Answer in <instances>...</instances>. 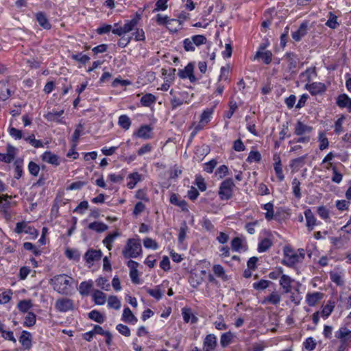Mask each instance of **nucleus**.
I'll return each instance as SVG.
<instances>
[{
	"label": "nucleus",
	"instance_id": "4be33fe9",
	"mask_svg": "<svg viewBox=\"0 0 351 351\" xmlns=\"http://www.w3.org/2000/svg\"><path fill=\"white\" fill-rule=\"evenodd\" d=\"M121 319L123 322L131 324H135L138 322V319L134 315L129 307L124 308Z\"/></svg>",
	"mask_w": 351,
	"mask_h": 351
},
{
	"label": "nucleus",
	"instance_id": "f257e3e1",
	"mask_svg": "<svg viewBox=\"0 0 351 351\" xmlns=\"http://www.w3.org/2000/svg\"><path fill=\"white\" fill-rule=\"evenodd\" d=\"M75 280L66 274H59L50 280V285L54 291L62 295H68Z\"/></svg>",
	"mask_w": 351,
	"mask_h": 351
},
{
	"label": "nucleus",
	"instance_id": "0eeeda50",
	"mask_svg": "<svg viewBox=\"0 0 351 351\" xmlns=\"http://www.w3.org/2000/svg\"><path fill=\"white\" fill-rule=\"evenodd\" d=\"M55 308L61 313L73 311L75 308L73 300L67 298L58 299L55 303Z\"/></svg>",
	"mask_w": 351,
	"mask_h": 351
},
{
	"label": "nucleus",
	"instance_id": "b1692460",
	"mask_svg": "<svg viewBox=\"0 0 351 351\" xmlns=\"http://www.w3.org/2000/svg\"><path fill=\"white\" fill-rule=\"evenodd\" d=\"M272 56L271 51L269 50L265 51H257L254 60L262 59L265 64H269L271 62Z\"/></svg>",
	"mask_w": 351,
	"mask_h": 351
},
{
	"label": "nucleus",
	"instance_id": "f03ea898",
	"mask_svg": "<svg viewBox=\"0 0 351 351\" xmlns=\"http://www.w3.org/2000/svg\"><path fill=\"white\" fill-rule=\"evenodd\" d=\"M283 252L284 257L282 264L288 267H293L299 263H302L305 257V251L302 248H300L295 252L291 247L285 246Z\"/></svg>",
	"mask_w": 351,
	"mask_h": 351
},
{
	"label": "nucleus",
	"instance_id": "a18cd8bd",
	"mask_svg": "<svg viewBox=\"0 0 351 351\" xmlns=\"http://www.w3.org/2000/svg\"><path fill=\"white\" fill-rule=\"evenodd\" d=\"M146 292L151 295L152 297L154 298L156 300H159L162 298L163 292L160 290V286L156 287L155 289H146Z\"/></svg>",
	"mask_w": 351,
	"mask_h": 351
},
{
	"label": "nucleus",
	"instance_id": "79ce46f5",
	"mask_svg": "<svg viewBox=\"0 0 351 351\" xmlns=\"http://www.w3.org/2000/svg\"><path fill=\"white\" fill-rule=\"evenodd\" d=\"M271 245V241L268 238H265L258 243V252H265L267 251Z\"/></svg>",
	"mask_w": 351,
	"mask_h": 351
},
{
	"label": "nucleus",
	"instance_id": "ea45409f",
	"mask_svg": "<svg viewBox=\"0 0 351 351\" xmlns=\"http://www.w3.org/2000/svg\"><path fill=\"white\" fill-rule=\"evenodd\" d=\"M335 306V303L334 301L329 300L327 304L323 306L322 311V316L324 318H328L329 315L332 313Z\"/></svg>",
	"mask_w": 351,
	"mask_h": 351
},
{
	"label": "nucleus",
	"instance_id": "a878e982",
	"mask_svg": "<svg viewBox=\"0 0 351 351\" xmlns=\"http://www.w3.org/2000/svg\"><path fill=\"white\" fill-rule=\"evenodd\" d=\"M170 202L180 207L182 211H189L187 202L184 199H180L176 194L171 195Z\"/></svg>",
	"mask_w": 351,
	"mask_h": 351
},
{
	"label": "nucleus",
	"instance_id": "39448f33",
	"mask_svg": "<svg viewBox=\"0 0 351 351\" xmlns=\"http://www.w3.org/2000/svg\"><path fill=\"white\" fill-rule=\"evenodd\" d=\"M234 183L232 178L223 180L219 188V196L221 200H228L232 198Z\"/></svg>",
	"mask_w": 351,
	"mask_h": 351
},
{
	"label": "nucleus",
	"instance_id": "cd10ccee",
	"mask_svg": "<svg viewBox=\"0 0 351 351\" xmlns=\"http://www.w3.org/2000/svg\"><path fill=\"white\" fill-rule=\"evenodd\" d=\"M121 235L119 231H115L112 233L108 234L105 239L103 240V243L108 248V250H111L112 247V243L117 238Z\"/></svg>",
	"mask_w": 351,
	"mask_h": 351
},
{
	"label": "nucleus",
	"instance_id": "13d9d810",
	"mask_svg": "<svg viewBox=\"0 0 351 351\" xmlns=\"http://www.w3.org/2000/svg\"><path fill=\"white\" fill-rule=\"evenodd\" d=\"M188 226L186 223L185 221H184L180 228V230H179V234H178V241L179 243H182L186 239V233L188 232Z\"/></svg>",
	"mask_w": 351,
	"mask_h": 351
},
{
	"label": "nucleus",
	"instance_id": "a19ab883",
	"mask_svg": "<svg viewBox=\"0 0 351 351\" xmlns=\"http://www.w3.org/2000/svg\"><path fill=\"white\" fill-rule=\"evenodd\" d=\"M319 148L323 151L329 146V141L324 132H319L318 134Z\"/></svg>",
	"mask_w": 351,
	"mask_h": 351
},
{
	"label": "nucleus",
	"instance_id": "9d476101",
	"mask_svg": "<svg viewBox=\"0 0 351 351\" xmlns=\"http://www.w3.org/2000/svg\"><path fill=\"white\" fill-rule=\"evenodd\" d=\"M335 337L339 342L351 343V330L346 326H341L335 331Z\"/></svg>",
	"mask_w": 351,
	"mask_h": 351
},
{
	"label": "nucleus",
	"instance_id": "1a4fd4ad",
	"mask_svg": "<svg viewBox=\"0 0 351 351\" xmlns=\"http://www.w3.org/2000/svg\"><path fill=\"white\" fill-rule=\"evenodd\" d=\"M217 338L214 334L207 335L203 340V351H216Z\"/></svg>",
	"mask_w": 351,
	"mask_h": 351
},
{
	"label": "nucleus",
	"instance_id": "e2e57ef3",
	"mask_svg": "<svg viewBox=\"0 0 351 351\" xmlns=\"http://www.w3.org/2000/svg\"><path fill=\"white\" fill-rule=\"evenodd\" d=\"M83 125L78 124L72 135V141L73 143L77 144L78 139L83 134Z\"/></svg>",
	"mask_w": 351,
	"mask_h": 351
},
{
	"label": "nucleus",
	"instance_id": "dca6fc26",
	"mask_svg": "<svg viewBox=\"0 0 351 351\" xmlns=\"http://www.w3.org/2000/svg\"><path fill=\"white\" fill-rule=\"evenodd\" d=\"M336 104L340 108H347L348 112H351V98L347 94H340L337 97Z\"/></svg>",
	"mask_w": 351,
	"mask_h": 351
},
{
	"label": "nucleus",
	"instance_id": "aec40b11",
	"mask_svg": "<svg viewBox=\"0 0 351 351\" xmlns=\"http://www.w3.org/2000/svg\"><path fill=\"white\" fill-rule=\"evenodd\" d=\"M41 158L44 162H46L49 164L55 166L60 165L59 157L56 154L49 151L45 152L41 156Z\"/></svg>",
	"mask_w": 351,
	"mask_h": 351
},
{
	"label": "nucleus",
	"instance_id": "bb28decb",
	"mask_svg": "<svg viewBox=\"0 0 351 351\" xmlns=\"http://www.w3.org/2000/svg\"><path fill=\"white\" fill-rule=\"evenodd\" d=\"M128 179L129 181L127 183V186L130 189H134L138 182L142 180V176L138 172H133L128 175Z\"/></svg>",
	"mask_w": 351,
	"mask_h": 351
},
{
	"label": "nucleus",
	"instance_id": "e433bc0d",
	"mask_svg": "<svg viewBox=\"0 0 351 351\" xmlns=\"http://www.w3.org/2000/svg\"><path fill=\"white\" fill-rule=\"evenodd\" d=\"M156 101V97L151 94L147 93L144 95L141 99V104L143 106L149 107L154 104Z\"/></svg>",
	"mask_w": 351,
	"mask_h": 351
},
{
	"label": "nucleus",
	"instance_id": "6ab92c4d",
	"mask_svg": "<svg viewBox=\"0 0 351 351\" xmlns=\"http://www.w3.org/2000/svg\"><path fill=\"white\" fill-rule=\"evenodd\" d=\"M304 216L306 218V225L308 231H312L315 226L317 225V219L314 216L311 208H307L304 210Z\"/></svg>",
	"mask_w": 351,
	"mask_h": 351
},
{
	"label": "nucleus",
	"instance_id": "7c9ffc66",
	"mask_svg": "<svg viewBox=\"0 0 351 351\" xmlns=\"http://www.w3.org/2000/svg\"><path fill=\"white\" fill-rule=\"evenodd\" d=\"M280 300H281L280 295L277 292L274 291L270 295L265 297L263 299L262 303L277 305L280 303Z\"/></svg>",
	"mask_w": 351,
	"mask_h": 351
},
{
	"label": "nucleus",
	"instance_id": "603ef678",
	"mask_svg": "<svg viewBox=\"0 0 351 351\" xmlns=\"http://www.w3.org/2000/svg\"><path fill=\"white\" fill-rule=\"evenodd\" d=\"M261 160V155L258 151H251L246 159V161L249 163L258 162Z\"/></svg>",
	"mask_w": 351,
	"mask_h": 351
},
{
	"label": "nucleus",
	"instance_id": "680f3d73",
	"mask_svg": "<svg viewBox=\"0 0 351 351\" xmlns=\"http://www.w3.org/2000/svg\"><path fill=\"white\" fill-rule=\"evenodd\" d=\"M213 271L216 276L221 278L223 279H225L226 278L225 270L221 265H214L213 266Z\"/></svg>",
	"mask_w": 351,
	"mask_h": 351
},
{
	"label": "nucleus",
	"instance_id": "ddd939ff",
	"mask_svg": "<svg viewBox=\"0 0 351 351\" xmlns=\"http://www.w3.org/2000/svg\"><path fill=\"white\" fill-rule=\"evenodd\" d=\"M285 57L288 63V70L291 73L295 72V69L299 62L298 55L293 52L289 51L285 53Z\"/></svg>",
	"mask_w": 351,
	"mask_h": 351
},
{
	"label": "nucleus",
	"instance_id": "423d86ee",
	"mask_svg": "<svg viewBox=\"0 0 351 351\" xmlns=\"http://www.w3.org/2000/svg\"><path fill=\"white\" fill-rule=\"evenodd\" d=\"M14 231L17 234H29L32 239H36L38 234L37 230L34 227L29 226L26 221L16 223Z\"/></svg>",
	"mask_w": 351,
	"mask_h": 351
},
{
	"label": "nucleus",
	"instance_id": "8fccbe9b",
	"mask_svg": "<svg viewBox=\"0 0 351 351\" xmlns=\"http://www.w3.org/2000/svg\"><path fill=\"white\" fill-rule=\"evenodd\" d=\"M213 111V108L205 109L201 114L200 122L204 124L208 123L210 121Z\"/></svg>",
	"mask_w": 351,
	"mask_h": 351
},
{
	"label": "nucleus",
	"instance_id": "774afa93",
	"mask_svg": "<svg viewBox=\"0 0 351 351\" xmlns=\"http://www.w3.org/2000/svg\"><path fill=\"white\" fill-rule=\"evenodd\" d=\"M195 46L191 38H185L183 40V47L186 51H194L195 50Z\"/></svg>",
	"mask_w": 351,
	"mask_h": 351
},
{
	"label": "nucleus",
	"instance_id": "4d7b16f0",
	"mask_svg": "<svg viewBox=\"0 0 351 351\" xmlns=\"http://www.w3.org/2000/svg\"><path fill=\"white\" fill-rule=\"evenodd\" d=\"M316 345L315 340L312 337L306 338L303 342V346L307 351L314 350Z\"/></svg>",
	"mask_w": 351,
	"mask_h": 351
},
{
	"label": "nucleus",
	"instance_id": "a211bd4d",
	"mask_svg": "<svg viewBox=\"0 0 351 351\" xmlns=\"http://www.w3.org/2000/svg\"><path fill=\"white\" fill-rule=\"evenodd\" d=\"M102 256L101 250L90 249L84 254V259L87 263L93 264V262L100 260Z\"/></svg>",
	"mask_w": 351,
	"mask_h": 351
},
{
	"label": "nucleus",
	"instance_id": "20e7f679",
	"mask_svg": "<svg viewBox=\"0 0 351 351\" xmlns=\"http://www.w3.org/2000/svg\"><path fill=\"white\" fill-rule=\"evenodd\" d=\"M143 11L138 10L130 20H126L123 26L118 27L119 23L114 24L112 33L115 35L122 36L123 34L134 30L142 17Z\"/></svg>",
	"mask_w": 351,
	"mask_h": 351
},
{
	"label": "nucleus",
	"instance_id": "338daca9",
	"mask_svg": "<svg viewBox=\"0 0 351 351\" xmlns=\"http://www.w3.org/2000/svg\"><path fill=\"white\" fill-rule=\"evenodd\" d=\"M237 108L238 106L237 102L234 101H230L229 103V110L227 112H226L224 115L225 117L230 119L232 117L233 114L234 113Z\"/></svg>",
	"mask_w": 351,
	"mask_h": 351
},
{
	"label": "nucleus",
	"instance_id": "37998d69",
	"mask_svg": "<svg viewBox=\"0 0 351 351\" xmlns=\"http://www.w3.org/2000/svg\"><path fill=\"white\" fill-rule=\"evenodd\" d=\"M88 317L99 324H102L105 321V317L97 310L91 311L88 313Z\"/></svg>",
	"mask_w": 351,
	"mask_h": 351
},
{
	"label": "nucleus",
	"instance_id": "3c124183",
	"mask_svg": "<svg viewBox=\"0 0 351 351\" xmlns=\"http://www.w3.org/2000/svg\"><path fill=\"white\" fill-rule=\"evenodd\" d=\"M13 292L11 289H7L0 294V304H5L8 303L12 296Z\"/></svg>",
	"mask_w": 351,
	"mask_h": 351
},
{
	"label": "nucleus",
	"instance_id": "2f4dec72",
	"mask_svg": "<svg viewBox=\"0 0 351 351\" xmlns=\"http://www.w3.org/2000/svg\"><path fill=\"white\" fill-rule=\"evenodd\" d=\"M88 229L101 233L108 230V226L101 221H94L90 223L88 226Z\"/></svg>",
	"mask_w": 351,
	"mask_h": 351
},
{
	"label": "nucleus",
	"instance_id": "c9c22d12",
	"mask_svg": "<svg viewBox=\"0 0 351 351\" xmlns=\"http://www.w3.org/2000/svg\"><path fill=\"white\" fill-rule=\"evenodd\" d=\"M156 23L159 25H166L167 28L170 29L169 25L171 24L172 22L178 23V20L169 19L167 16H163L162 14H158L156 16Z\"/></svg>",
	"mask_w": 351,
	"mask_h": 351
},
{
	"label": "nucleus",
	"instance_id": "de8ad7c7",
	"mask_svg": "<svg viewBox=\"0 0 351 351\" xmlns=\"http://www.w3.org/2000/svg\"><path fill=\"white\" fill-rule=\"evenodd\" d=\"M121 301L115 295H110L108 300V306L109 308L119 310L121 308Z\"/></svg>",
	"mask_w": 351,
	"mask_h": 351
},
{
	"label": "nucleus",
	"instance_id": "2eb2a0df",
	"mask_svg": "<svg viewBox=\"0 0 351 351\" xmlns=\"http://www.w3.org/2000/svg\"><path fill=\"white\" fill-rule=\"evenodd\" d=\"M305 88L308 90L312 95L322 94L326 90V86L324 84L321 82H313L311 84H306Z\"/></svg>",
	"mask_w": 351,
	"mask_h": 351
},
{
	"label": "nucleus",
	"instance_id": "412c9836",
	"mask_svg": "<svg viewBox=\"0 0 351 351\" xmlns=\"http://www.w3.org/2000/svg\"><path fill=\"white\" fill-rule=\"evenodd\" d=\"M293 280L288 275L282 274L279 281L280 285L283 289L285 293H289L291 291V284Z\"/></svg>",
	"mask_w": 351,
	"mask_h": 351
},
{
	"label": "nucleus",
	"instance_id": "393cba45",
	"mask_svg": "<svg viewBox=\"0 0 351 351\" xmlns=\"http://www.w3.org/2000/svg\"><path fill=\"white\" fill-rule=\"evenodd\" d=\"M16 307L18 310L22 313H28L29 310L33 307V302L32 300H20Z\"/></svg>",
	"mask_w": 351,
	"mask_h": 351
},
{
	"label": "nucleus",
	"instance_id": "6e6d98bb",
	"mask_svg": "<svg viewBox=\"0 0 351 351\" xmlns=\"http://www.w3.org/2000/svg\"><path fill=\"white\" fill-rule=\"evenodd\" d=\"M316 75L315 68H308L304 72H302L300 77L301 78H304L305 81L307 82H310L311 81V75Z\"/></svg>",
	"mask_w": 351,
	"mask_h": 351
},
{
	"label": "nucleus",
	"instance_id": "052dcab7",
	"mask_svg": "<svg viewBox=\"0 0 351 351\" xmlns=\"http://www.w3.org/2000/svg\"><path fill=\"white\" fill-rule=\"evenodd\" d=\"M270 283L271 282L269 280H261L258 282H254L252 287L256 290H264L269 287Z\"/></svg>",
	"mask_w": 351,
	"mask_h": 351
},
{
	"label": "nucleus",
	"instance_id": "f704fd0d",
	"mask_svg": "<svg viewBox=\"0 0 351 351\" xmlns=\"http://www.w3.org/2000/svg\"><path fill=\"white\" fill-rule=\"evenodd\" d=\"M93 300L95 304L103 305L106 302V295L104 292L95 290L93 293Z\"/></svg>",
	"mask_w": 351,
	"mask_h": 351
},
{
	"label": "nucleus",
	"instance_id": "6e6552de",
	"mask_svg": "<svg viewBox=\"0 0 351 351\" xmlns=\"http://www.w3.org/2000/svg\"><path fill=\"white\" fill-rule=\"evenodd\" d=\"M194 64L189 62L183 69L178 70V75L181 79H189L191 83L197 81L196 77L193 74Z\"/></svg>",
	"mask_w": 351,
	"mask_h": 351
},
{
	"label": "nucleus",
	"instance_id": "c756f323",
	"mask_svg": "<svg viewBox=\"0 0 351 351\" xmlns=\"http://www.w3.org/2000/svg\"><path fill=\"white\" fill-rule=\"evenodd\" d=\"M93 282L92 280L83 281L80 284L78 291L82 295H88L93 287Z\"/></svg>",
	"mask_w": 351,
	"mask_h": 351
},
{
	"label": "nucleus",
	"instance_id": "58836bf2",
	"mask_svg": "<svg viewBox=\"0 0 351 351\" xmlns=\"http://www.w3.org/2000/svg\"><path fill=\"white\" fill-rule=\"evenodd\" d=\"M118 124L121 128L128 130L131 126L132 121L128 115L122 114L119 117Z\"/></svg>",
	"mask_w": 351,
	"mask_h": 351
},
{
	"label": "nucleus",
	"instance_id": "473e14b6",
	"mask_svg": "<svg viewBox=\"0 0 351 351\" xmlns=\"http://www.w3.org/2000/svg\"><path fill=\"white\" fill-rule=\"evenodd\" d=\"M10 198L11 196L8 195H3L2 196H0V208L1 211L6 215L9 214V209L11 205L9 199Z\"/></svg>",
	"mask_w": 351,
	"mask_h": 351
},
{
	"label": "nucleus",
	"instance_id": "4468645a",
	"mask_svg": "<svg viewBox=\"0 0 351 351\" xmlns=\"http://www.w3.org/2000/svg\"><path fill=\"white\" fill-rule=\"evenodd\" d=\"M308 26V23L307 21L302 22L299 28L291 33L293 39L296 42L300 41L302 38L307 34Z\"/></svg>",
	"mask_w": 351,
	"mask_h": 351
},
{
	"label": "nucleus",
	"instance_id": "864d4df0",
	"mask_svg": "<svg viewBox=\"0 0 351 351\" xmlns=\"http://www.w3.org/2000/svg\"><path fill=\"white\" fill-rule=\"evenodd\" d=\"M317 213L319 217L325 221L330 218L329 210L324 206H318L317 208Z\"/></svg>",
	"mask_w": 351,
	"mask_h": 351
},
{
	"label": "nucleus",
	"instance_id": "5701e85b",
	"mask_svg": "<svg viewBox=\"0 0 351 351\" xmlns=\"http://www.w3.org/2000/svg\"><path fill=\"white\" fill-rule=\"evenodd\" d=\"M36 19L38 24L44 29H50L51 25L45 13L40 12L36 14Z\"/></svg>",
	"mask_w": 351,
	"mask_h": 351
},
{
	"label": "nucleus",
	"instance_id": "72a5a7b5",
	"mask_svg": "<svg viewBox=\"0 0 351 351\" xmlns=\"http://www.w3.org/2000/svg\"><path fill=\"white\" fill-rule=\"evenodd\" d=\"M234 338V335L230 332L223 333L220 337V345L223 348L228 347L232 342Z\"/></svg>",
	"mask_w": 351,
	"mask_h": 351
},
{
	"label": "nucleus",
	"instance_id": "c85d7f7f",
	"mask_svg": "<svg viewBox=\"0 0 351 351\" xmlns=\"http://www.w3.org/2000/svg\"><path fill=\"white\" fill-rule=\"evenodd\" d=\"M19 341L25 349H29L32 346L31 333L23 330L19 338Z\"/></svg>",
	"mask_w": 351,
	"mask_h": 351
},
{
	"label": "nucleus",
	"instance_id": "f8f14e48",
	"mask_svg": "<svg viewBox=\"0 0 351 351\" xmlns=\"http://www.w3.org/2000/svg\"><path fill=\"white\" fill-rule=\"evenodd\" d=\"M153 128L149 125H143L133 134L134 136L145 140L150 139L152 137Z\"/></svg>",
	"mask_w": 351,
	"mask_h": 351
},
{
	"label": "nucleus",
	"instance_id": "0e129e2a",
	"mask_svg": "<svg viewBox=\"0 0 351 351\" xmlns=\"http://www.w3.org/2000/svg\"><path fill=\"white\" fill-rule=\"evenodd\" d=\"M274 171L278 180L280 181H282L285 179V176L283 174L282 165L280 160L278 162H275Z\"/></svg>",
	"mask_w": 351,
	"mask_h": 351
},
{
	"label": "nucleus",
	"instance_id": "09e8293b",
	"mask_svg": "<svg viewBox=\"0 0 351 351\" xmlns=\"http://www.w3.org/2000/svg\"><path fill=\"white\" fill-rule=\"evenodd\" d=\"M65 255L69 260L75 261H78L80 258V252L75 249H66L65 251Z\"/></svg>",
	"mask_w": 351,
	"mask_h": 351
},
{
	"label": "nucleus",
	"instance_id": "bf43d9fd",
	"mask_svg": "<svg viewBox=\"0 0 351 351\" xmlns=\"http://www.w3.org/2000/svg\"><path fill=\"white\" fill-rule=\"evenodd\" d=\"M63 113H64V110H61L60 111H54V110H53L51 112H48L45 115V118L48 121H57L58 118L61 117L63 114Z\"/></svg>",
	"mask_w": 351,
	"mask_h": 351
},
{
	"label": "nucleus",
	"instance_id": "c03bdc74",
	"mask_svg": "<svg viewBox=\"0 0 351 351\" xmlns=\"http://www.w3.org/2000/svg\"><path fill=\"white\" fill-rule=\"evenodd\" d=\"M71 58L73 60L77 61L84 65L90 60V57L86 54H83L82 53H73L71 56Z\"/></svg>",
	"mask_w": 351,
	"mask_h": 351
},
{
	"label": "nucleus",
	"instance_id": "f3484780",
	"mask_svg": "<svg viewBox=\"0 0 351 351\" xmlns=\"http://www.w3.org/2000/svg\"><path fill=\"white\" fill-rule=\"evenodd\" d=\"M324 298V293L321 292L307 293L306 302L310 306H316Z\"/></svg>",
	"mask_w": 351,
	"mask_h": 351
},
{
	"label": "nucleus",
	"instance_id": "49530a36",
	"mask_svg": "<svg viewBox=\"0 0 351 351\" xmlns=\"http://www.w3.org/2000/svg\"><path fill=\"white\" fill-rule=\"evenodd\" d=\"M326 25L333 29L339 26L337 16L331 12L328 13V19L326 23Z\"/></svg>",
	"mask_w": 351,
	"mask_h": 351
},
{
	"label": "nucleus",
	"instance_id": "9b49d317",
	"mask_svg": "<svg viewBox=\"0 0 351 351\" xmlns=\"http://www.w3.org/2000/svg\"><path fill=\"white\" fill-rule=\"evenodd\" d=\"M313 130L312 126L306 125L301 121H298L295 125L294 134L297 136L310 135Z\"/></svg>",
	"mask_w": 351,
	"mask_h": 351
},
{
	"label": "nucleus",
	"instance_id": "4c0bfd02",
	"mask_svg": "<svg viewBox=\"0 0 351 351\" xmlns=\"http://www.w3.org/2000/svg\"><path fill=\"white\" fill-rule=\"evenodd\" d=\"M36 322V315L33 312H28L26 316L24 317L23 325L25 327H32L35 325Z\"/></svg>",
	"mask_w": 351,
	"mask_h": 351
},
{
	"label": "nucleus",
	"instance_id": "5fc2aeb1",
	"mask_svg": "<svg viewBox=\"0 0 351 351\" xmlns=\"http://www.w3.org/2000/svg\"><path fill=\"white\" fill-rule=\"evenodd\" d=\"M292 187L294 196L298 199H300L302 197L300 192V182L297 178H294L293 180Z\"/></svg>",
	"mask_w": 351,
	"mask_h": 351
},
{
	"label": "nucleus",
	"instance_id": "7ed1b4c3",
	"mask_svg": "<svg viewBox=\"0 0 351 351\" xmlns=\"http://www.w3.org/2000/svg\"><path fill=\"white\" fill-rule=\"evenodd\" d=\"M143 250L139 237L130 238L122 250V254L125 258H136L142 255Z\"/></svg>",
	"mask_w": 351,
	"mask_h": 351
},
{
	"label": "nucleus",
	"instance_id": "69168bd1",
	"mask_svg": "<svg viewBox=\"0 0 351 351\" xmlns=\"http://www.w3.org/2000/svg\"><path fill=\"white\" fill-rule=\"evenodd\" d=\"M108 280L104 277H99L96 280V285L101 289L108 291L110 288V284L108 282Z\"/></svg>",
	"mask_w": 351,
	"mask_h": 351
}]
</instances>
